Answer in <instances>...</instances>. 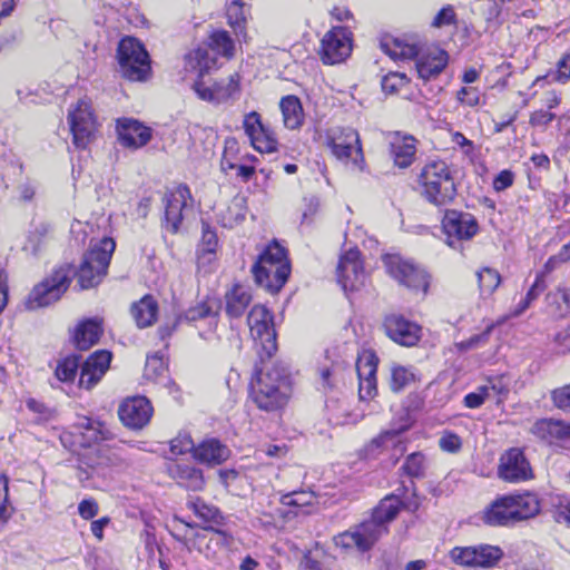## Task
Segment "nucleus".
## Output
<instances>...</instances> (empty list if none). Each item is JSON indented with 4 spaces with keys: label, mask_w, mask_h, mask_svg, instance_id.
<instances>
[{
    "label": "nucleus",
    "mask_w": 570,
    "mask_h": 570,
    "mask_svg": "<svg viewBox=\"0 0 570 570\" xmlns=\"http://www.w3.org/2000/svg\"><path fill=\"white\" fill-rule=\"evenodd\" d=\"M402 502L397 497L387 495L374 509L372 518L334 537V543L344 550H370L387 531L386 523L394 520Z\"/></svg>",
    "instance_id": "obj_1"
},
{
    "label": "nucleus",
    "mask_w": 570,
    "mask_h": 570,
    "mask_svg": "<svg viewBox=\"0 0 570 570\" xmlns=\"http://www.w3.org/2000/svg\"><path fill=\"white\" fill-rule=\"evenodd\" d=\"M541 503L537 494L523 492L503 495L492 502L485 512V521L491 525H513L539 514Z\"/></svg>",
    "instance_id": "obj_2"
},
{
    "label": "nucleus",
    "mask_w": 570,
    "mask_h": 570,
    "mask_svg": "<svg viewBox=\"0 0 570 570\" xmlns=\"http://www.w3.org/2000/svg\"><path fill=\"white\" fill-rule=\"evenodd\" d=\"M292 387L287 371L274 366L261 372L252 384V397L256 405L264 411H275L287 403Z\"/></svg>",
    "instance_id": "obj_3"
},
{
    "label": "nucleus",
    "mask_w": 570,
    "mask_h": 570,
    "mask_svg": "<svg viewBox=\"0 0 570 570\" xmlns=\"http://www.w3.org/2000/svg\"><path fill=\"white\" fill-rule=\"evenodd\" d=\"M255 282L271 293H277L286 283L291 267L286 250L277 242L269 244L252 268Z\"/></svg>",
    "instance_id": "obj_4"
},
{
    "label": "nucleus",
    "mask_w": 570,
    "mask_h": 570,
    "mask_svg": "<svg viewBox=\"0 0 570 570\" xmlns=\"http://www.w3.org/2000/svg\"><path fill=\"white\" fill-rule=\"evenodd\" d=\"M419 183L422 196L435 206L449 204L456 195L454 179L443 160L426 163L421 170Z\"/></svg>",
    "instance_id": "obj_5"
},
{
    "label": "nucleus",
    "mask_w": 570,
    "mask_h": 570,
    "mask_svg": "<svg viewBox=\"0 0 570 570\" xmlns=\"http://www.w3.org/2000/svg\"><path fill=\"white\" fill-rule=\"evenodd\" d=\"M115 247L114 239L109 237H104L90 244V248L77 272L81 289L95 287L101 282L107 274Z\"/></svg>",
    "instance_id": "obj_6"
},
{
    "label": "nucleus",
    "mask_w": 570,
    "mask_h": 570,
    "mask_svg": "<svg viewBox=\"0 0 570 570\" xmlns=\"http://www.w3.org/2000/svg\"><path fill=\"white\" fill-rule=\"evenodd\" d=\"M75 275L76 272L71 265L66 264L58 267L32 288L26 299V307L37 309L57 302L68 289Z\"/></svg>",
    "instance_id": "obj_7"
},
{
    "label": "nucleus",
    "mask_w": 570,
    "mask_h": 570,
    "mask_svg": "<svg viewBox=\"0 0 570 570\" xmlns=\"http://www.w3.org/2000/svg\"><path fill=\"white\" fill-rule=\"evenodd\" d=\"M117 58L122 76L129 80H145L150 71L148 52L135 38L127 37L120 40Z\"/></svg>",
    "instance_id": "obj_8"
},
{
    "label": "nucleus",
    "mask_w": 570,
    "mask_h": 570,
    "mask_svg": "<svg viewBox=\"0 0 570 570\" xmlns=\"http://www.w3.org/2000/svg\"><path fill=\"white\" fill-rule=\"evenodd\" d=\"M247 323L261 360L272 357L277 350V343L271 312L263 305H255L249 311Z\"/></svg>",
    "instance_id": "obj_9"
},
{
    "label": "nucleus",
    "mask_w": 570,
    "mask_h": 570,
    "mask_svg": "<svg viewBox=\"0 0 570 570\" xmlns=\"http://www.w3.org/2000/svg\"><path fill=\"white\" fill-rule=\"evenodd\" d=\"M67 120L72 135V142L79 149H85L92 141L97 130V118L88 98L79 99L71 105Z\"/></svg>",
    "instance_id": "obj_10"
},
{
    "label": "nucleus",
    "mask_w": 570,
    "mask_h": 570,
    "mask_svg": "<svg viewBox=\"0 0 570 570\" xmlns=\"http://www.w3.org/2000/svg\"><path fill=\"white\" fill-rule=\"evenodd\" d=\"M327 146L333 156L347 163L352 160L355 167L363 169L364 156L358 132L351 127H337L327 134Z\"/></svg>",
    "instance_id": "obj_11"
},
{
    "label": "nucleus",
    "mask_w": 570,
    "mask_h": 570,
    "mask_svg": "<svg viewBox=\"0 0 570 570\" xmlns=\"http://www.w3.org/2000/svg\"><path fill=\"white\" fill-rule=\"evenodd\" d=\"M197 97L213 105H225L234 102L240 95V76L237 72L206 85L198 80L193 85Z\"/></svg>",
    "instance_id": "obj_12"
},
{
    "label": "nucleus",
    "mask_w": 570,
    "mask_h": 570,
    "mask_svg": "<svg viewBox=\"0 0 570 570\" xmlns=\"http://www.w3.org/2000/svg\"><path fill=\"white\" fill-rule=\"evenodd\" d=\"M387 273L400 284L412 291L426 293L429 287V276L422 268L404 261L399 255H385L383 258Z\"/></svg>",
    "instance_id": "obj_13"
},
{
    "label": "nucleus",
    "mask_w": 570,
    "mask_h": 570,
    "mask_svg": "<svg viewBox=\"0 0 570 570\" xmlns=\"http://www.w3.org/2000/svg\"><path fill=\"white\" fill-rule=\"evenodd\" d=\"M352 52V32L345 27H333L321 40L320 57L325 65L345 61Z\"/></svg>",
    "instance_id": "obj_14"
},
{
    "label": "nucleus",
    "mask_w": 570,
    "mask_h": 570,
    "mask_svg": "<svg viewBox=\"0 0 570 570\" xmlns=\"http://www.w3.org/2000/svg\"><path fill=\"white\" fill-rule=\"evenodd\" d=\"M451 559L461 566L489 568L499 562L503 551L498 546L480 544L475 547H456L451 550Z\"/></svg>",
    "instance_id": "obj_15"
},
{
    "label": "nucleus",
    "mask_w": 570,
    "mask_h": 570,
    "mask_svg": "<svg viewBox=\"0 0 570 570\" xmlns=\"http://www.w3.org/2000/svg\"><path fill=\"white\" fill-rule=\"evenodd\" d=\"M442 228L446 235V243L455 247V243L471 239L479 229L476 219L470 213L446 210L442 219Z\"/></svg>",
    "instance_id": "obj_16"
},
{
    "label": "nucleus",
    "mask_w": 570,
    "mask_h": 570,
    "mask_svg": "<svg viewBox=\"0 0 570 570\" xmlns=\"http://www.w3.org/2000/svg\"><path fill=\"white\" fill-rule=\"evenodd\" d=\"M366 274L357 249H350L341 256L337 265V282L342 288L356 291L364 285Z\"/></svg>",
    "instance_id": "obj_17"
},
{
    "label": "nucleus",
    "mask_w": 570,
    "mask_h": 570,
    "mask_svg": "<svg viewBox=\"0 0 570 570\" xmlns=\"http://www.w3.org/2000/svg\"><path fill=\"white\" fill-rule=\"evenodd\" d=\"M498 475L507 482H521L532 478V469L523 452L512 448L501 455Z\"/></svg>",
    "instance_id": "obj_18"
},
{
    "label": "nucleus",
    "mask_w": 570,
    "mask_h": 570,
    "mask_svg": "<svg viewBox=\"0 0 570 570\" xmlns=\"http://www.w3.org/2000/svg\"><path fill=\"white\" fill-rule=\"evenodd\" d=\"M153 406L145 396H132L126 399L118 409L120 421L131 430H141L146 426L153 415Z\"/></svg>",
    "instance_id": "obj_19"
},
{
    "label": "nucleus",
    "mask_w": 570,
    "mask_h": 570,
    "mask_svg": "<svg viewBox=\"0 0 570 570\" xmlns=\"http://www.w3.org/2000/svg\"><path fill=\"white\" fill-rule=\"evenodd\" d=\"M383 326L386 335L400 345L414 346L421 338V326L402 315L391 314L386 316Z\"/></svg>",
    "instance_id": "obj_20"
},
{
    "label": "nucleus",
    "mask_w": 570,
    "mask_h": 570,
    "mask_svg": "<svg viewBox=\"0 0 570 570\" xmlns=\"http://www.w3.org/2000/svg\"><path fill=\"white\" fill-rule=\"evenodd\" d=\"M190 191L187 186H178L164 197L165 204V227L170 233L178 232L184 218V212L187 210Z\"/></svg>",
    "instance_id": "obj_21"
},
{
    "label": "nucleus",
    "mask_w": 570,
    "mask_h": 570,
    "mask_svg": "<svg viewBox=\"0 0 570 570\" xmlns=\"http://www.w3.org/2000/svg\"><path fill=\"white\" fill-rule=\"evenodd\" d=\"M243 128L252 146L259 153H273L276 150L277 140L263 125L261 116L250 111L244 116Z\"/></svg>",
    "instance_id": "obj_22"
},
{
    "label": "nucleus",
    "mask_w": 570,
    "mask_h": 570,
    "mask_svg": "<svg viewBox=\"0 0 570 570\" xmlns=\"http://www.w3.org/2000/svg\"><path fill=\"white\" fill-rule=\"evenodd\" d=\"M117 134L120 145L134 150L146 146L153 137L149 127L131 118L118 119Z\"/></svg>",
    "instance_id": "obj_23"
},
{
    "label": "nucleus",
    "mask_w": 570,
    "mask_h": 570,
    "mask_svg": "<svg viewBox=\"0 0 570 570\" xmlns=\"http://www.w3.org/2000/svg\"><path fill=\"white\" fill-rule=\"evenodd\" d=\"M111 362V353L106 350L96 351L82 364L79 386L90 390L106 374Z\"/></svg>",
    "instance_id": "obj_24"
},
{
    "label": "nucleus",
    "mask_w": 570,
    "mask_h": 570,
    "mask_svg": "<svg viewBox=\"0 0 570 570\" xmlns=\"http://www.w3.org/2000/svg\"><path fill=\"white\" fill-rule=\"evenodd\" d=\"M531 433L549 444L566 446L570 441V425L559 420H539L532 425Z\"/></svg>",
    "instance_id": "obj_25"
},
{
    "label": "nucleus",
    "mask_w": 570,
    "mask_h": 570,
    "mask_svg": "<svg viewBox=\"0 0 570 570\" xmlns=\"http://www.w3.org/2000/svg\"><path fill=\"white\" fill-rule=\"evenodd\" d=\"M416 139L410 135L394 132L390 137V155L399 168H407L415 160Z\"/></svg>",
    "instance_id": "obj_26"
},
{
    "label": "nucleus",
    "mask_w": 570,
    "mask_h": 570,
    "mask_svg": "<svg viewBox=\"0 0 570 570\" xmlns=\"http://www.w3.org/2000/svg\"><path fill=\"white\" fill-rule=\"evenodd\" d=\"M448 59L446 51L442 49H433L420 57L415 65L419 78L424 81L436 78L446 67Z\"/></svg>",
    "instance_id": "obj_27"
},
{
    "label": "nucleus",
    "mask_w": 570,
    "mask_h": 570,
    "mask_svg": "<svg viewBox=\"0 0 570 570\" xmlns=\"http://www.w3.org/2000/svg\"><path fill=\"white\" fill-rule=\"evenodd\" d=\"M229 450L216 439L205 440L194 449V458L204 464L216 465L226 461Z\"/></svg>",
    "instance_id": "obj_28"
},
{
    "label": "nucleus",
    "mask_w": 570,
    "mask_h": 570,
    "mask_svg": "<svg viewBox=\"0 0 570 570\" xmlns=\"http://www.w3.org/2000/svg\"><path fill=\"white\" fill-rule=\"evenodd\" d=\"M169 474L179 485L188 490L199 491L204 488L203 472L195 466L176 463L169 468Z\"/></svg>",
    "instance_id": "obj_29"
},
{
    "label": "nucleus",
    "mask_w": 570,
    "mask_h": 570,
    "mask_svg": "<svg viewBox=\"0 0 570 570\" xmlns=\"http://www.w3.org/2000/svg\"><path fill=\"white\" fill-rule=\"evenodd\" d=\"M252 301L248 289L242 285H234L225 295V311L232 318L240 317Z\"/></svg>",
    "instance_id": "obj_30"
},
{
    "label": "nucleus",
    "mask_w": 570,
    "mask_h": 570,
    "mask_svg": "<svg viewBox=\"0 0 570 570\" xmlns=\"http://www.w3.org/2000/svg\"><path fill=\"white\" fill-rule=\"evenodd\" d=\"M158 304L150 295H145L139 302L132 304L131 315L138 327L151 326L157 320Z\"/></svg>",
    "instance_id": "obj_31"
},
{
    "label": "nucleus",
    "mask_w": 570,
    "mask_h": 570,
    "mask_svg": "<svg viewBox=\"0 0 570 570\" xmlns=\"http://www.w3.org/2000/svg\"><path fill=\"white\" fill-rule=\"evenodd\" d=\"M102 333L101 323L98 320H87L78 325L75 332V344L79 350H88L99 341Z\"/></svg>",
    "instance_id": "obj_32"
},
{
    "label": "nucleus",
    "mask_w": 570,
    "mask_h": 570,
    "mask_svg": "<svg viewBox=\"0 0 570 570\" xmlns=\"http://www.w3.org/2000/svg\"><path fill=\"white\" fill-rule=\"evenodd\" d=\"M283 115L284 126L291 130L297 129L303 125L304 111L301 100L296 96L283 97L279 102Z\"/></svg>",
    "instance_id": "obj_33"
},
{
    "label": "nucleus",
    "mask_w": 570,
    "mask_h": 570,
    "mask_svg": "<svg viewBox=\"0 0 570 570\" xmlns=\"http://www.w3.org/2000/svg\"><path fill=\"white\" fill-rule=\"evenodd\" d=\"M81 456L85 463L92 469L114 466L118 463V458L105 445H97L94 448L90 445L86 448Z\"/></svg>",
    "instance_id": "obj_34"
},
{
    "label": "nucleus",
    "mask_w": 570,
    "mask_h": 570,
    "mask_svg": "<svg viewBox=\"0 0 570 570\" xmlns=\"http://www.w3.org/2000/svg\"><path fill=\"white\" fill-rule=\"evenodd\" d=\"M382 50L393 60H410L419 55V49L413 43L402 39L386 38L381 42Z\"/></svg>",
    "instance_id": "obj_35"
},
{
    "label": "nucleus",
    "mask_w": 570,
    "mask_h": 570,
    "mask_svg": "<svg viewBox=\"0 0 570 570\" xmlns=\"http://www.w3.org/2000/svg\"><path fill=\"white\" fill-rule=\"evenodd\" d=\"M219 309V304L214 298H206L199 302L197 305L188 308L183 314L177 316L176 324L186 321V322H196L198 320H203L210 316H217Z\"/></svg>",
    "instance_id": "obj_36"
},
{
    "label": "nucleus",
    "mask_w": 570,
    "mask_h": 570,
    "mask_svg": "<svg viewBox=\"0 0 570 570\" xmlns=\"http://www.w3.org/2000/svg\"><path fill=\"white\" fill-rule=\"evenodd\" d=\"M98 425L99 424L91 419L82 417L73 426L75 432L72 434L79 438L78 443L80 446L88 448L91 443H95L100 439Z\"/></svg>",
    "instance_id": "obj_37"
},
{
    "label": "nucleus",
    "mask_w": 570,
    "mask_h": 570,
    "mask_svg": "<svg viewBox=\"0 0 570 570\" xmlns=\"http://www.w3.org/2000/svg\"><path fill=\"white\" fill-rule=\"evenodd\" d=\"M209 47L218 55L230 59L235 55V43L226 30H215L209 36Z\"/></svg>",
    "instance_id": "obj_38"
},
{
    "label": "nucleus",
    "mask_w": 570,
    "mask_h": 570,
    "mask_svg": "<svg viewBox=\"0 0 570 570\" xmlns=\"http://www.w3.org/2000/svg\"><path fill=\"white\" fill-rule=\"evenodd\" d=\"M167 364L165 363L163 356L155 354L153 356L147 357L146 365H145V377L158 383L166 384L165 381H167ZM168 383L174 385L168 380Z\"/></svg>",
    "instance_id": "obj_39"
},
{
    "label": "nucleus",
    "mask_w": 570,
    "mask_h": 570,
    "mask_svg": "<svg viewBox=\"0 0 570 570\" xmlns=\"http://www.w3.org/2000/svg\"><path fill=\"white\" fill-rule=\"evenodd\" d=\"M246 207L244 197H235L228 205L225 214L222 215V223L225 227L233 228L245 219Z\"/></svg>",
    "instance_id": "obj_40"
},
{
    "label": "nucleus",
    "mask_w": 570,
    "mask_h": 570,
    "mask_svg": "<svg viewBox=\"0 0 570 570\" xmlns=\"http://www.w3.org/2000/svg\"><path fill=\"white\" fill-rule=\"evenodd\" d=\"M187 504L198 518L206 522H218L220 519L219 510L216 507L206 503L199 497L190 499Z\"/></svg>",
    "instance_id": "obj_41"
},
{
    "label": "nucleus",
    "mask_w": 570,
    "mask_h": 570,
    "mask_svg": "<svg viewBox=\"0 0 570 570\" xmlns=\"http://www.w3.org/2000/svg\"><path fill=\"white\" fill-rule=\"evenodd\" d=\"M476 275L481 295L483 296L491 295L501 283L500 274L493 268L484 267Z\"/></svg>",
    "instance_id": "obj_42"
},
{
    "label": "nucleus",
    "mask_w": 570,
    "mask_h": 570,
    "mask_svg": "<svg viewBox=\"0 0 570 570\" xmlns=\"http://www.w3.org/2000/svg\"><path fill=\"white\" fill-rule=\"evenodd\" d=\"M281 502L288 507L309 508L317 503V498L312 491H293L282 495Z\"/></svg>",
    "instance_id": "obj_43"
},
{
    "label": "nucleus",
    "mask_w": 570,
    "mask_h": 570,
    "mask_svg": "<svg viewBox=\"0 0 570 570\" xmlns=\"http://www.w3.org/2000/svg\"><path fill=\"white\" fill-rule=\"evenodd\" d=\"M415 380L412 367L393 365L391 367V389L395 392L401 391Z\"/></svg>",
    "instance_id": "obj_44"
},
{
    "label": "nucleus",
    "mask_w": 570,
    "mask_h": 570,
    "mask_svg": "<svg viewBox=\"0 0 570 570\" xmlns=\"http://www.w3.org/2000/svg\"><path fill=\"white\" fill-rule=\"evenodd\" d=\"M377 360L373 354L362 355L356 363L358 381H376Z\"/></svg>",
    "instance_id": "obj_45"
},
{
    "label": "nucleus",
    "mask_w": 570,
    "mask_h": 570,
    "mask_svg": "<svg viewBox=\"0 0 570 570\" xmlns=\"http://www.w3.org/2000/svg\"><path fill=\"white\" fill-rule=\"evenodd\" d=\"M410 82L407 76L403 72H390L383 77L381 85L386 94H400Z\"/></svg>",
    "instance_id": "obj_46"
},
{
    "label": "nucleus",
    "mask_w": 570,
    "mask_h": 570,
    "mask_svg": "<svg viewBox=\"0 0 570 570\" xmlns=\"http://www.w3.org/2000/svg\"><path fill=\"white\" fill-rule=\"evenodd\" d=\"M541 79H549L550 82L566 83L570 79V53L563 55L560 58L554 71L549 72L543 78H537L535 82H539Z\"/></svg>",
    "instance_id": "obj_47"
},
{
    "label": "nucleus",
    "mask_w": 570,
    "mask_h": 570,
    "mask_svg": "<svg viewBox=\"0 0 570 570\" xmlns=\"http://www.w3.org/2000/svg\"><path fill=\"white\" fill-rule=\"evenodd\" d=\"M217 244L218 239L216 233L212 230L208 225L204 224L200 245L203 254L199 261L207 258V261L210 262L216 252Z\"/></svg>",
    "instance_id": "obj_48"
},
{
    "label": "nucleus",
    "mask_w": 570,
    "mask_h": 570,
    "mask_svg": "<svg viewBox=\"0 0 570 570\" xmlns=\"http://www.w3.org/2000/svg\"><path fill=\"white\" fill-rule=\"evenodd\" d=\"M79 367V358L76 356L66 357L62 360L57 368L56 376L61 382H70L75 379Z\"/></svg>",
    "instance_id": "obj_49"
},
{
    "label": "nucleus",
    "mask_w": 570,
    "mask_h": 570,
    "mask_svg": "<svg viewBox=\"0 0 570 570\" xmlns=\"http://www.w3.org/2000/svg\"><path fill=\"white\" fill-rule=\"evenodd\" d=\"M404 471L411 476H423L425 471V456L420 452L410 454L403 465Z\"/></svg>",
    "instance_id": "obj_50"
},
{
    "label": "nucleus",
    "mask_w": 570,
    "mask_h": 570,
    "mask_svg": "<svg viewBox=\"0 0 570 570\" xmlns=\"http://www.w3.org/2000/svg\"><path fill=\"white\" fill-rule=\"evenodd\" d=\"M481 91L472 86H464L456 92L458 101L468 107L479 106L481 104Z\"/></svg>",
    "instance_id": "obj_51"
},
{
    "label": "nucleus",
    "mask_w": 570,
    "mask_h": 570,
    "mask_svg": "<svg viewBox=\"0 0 570 570\" xmlns=\"http://www.w3.org/2000/svg\"><path fill=\"white\" fill-rule=\"evenodd\" d=\"M549 304H558V311L560 315L566 314L570 309V291L569 289H557L547 295Z\"/></svg>",
    "instance_id": "obj_52"
},
{
    "label": "nucleus",
    "mask_w": 570,
    "mask_h": 570,
    "mask_svg": "<svg viewBox=\"0 0 570 570\" xmlns=\"http://www.w3.org/2000/svg\"><path fill=\"white\" fill-rule=\"evenodd\" d=\"M456 24V14L452 6L443 7L433 18L431 26L434 28H442L445 26Z\"/></svg>",
    "instance_id": "obj_53"
},
{
    "label": "nucleus",
    "mask_w": 570,
    "mask_h": 570,
    "mask_svg": "<svg viewBox=\"0 0 570 570\" xmlns=\"http://www.w3.org/2000/svg\"><path fill=\"white\" fill-rule=\"evenodd\" d=\"M493 330V325H490L481 334L471 336L469 340L462 341L458 344L461 351H469L485 344L489 341L490 333Z\"/></svg>",
    "instance_id": "obj_54"
},
{
    "label": "nucleus",
    "mask_w": 570,
    "mask_h": 570,
    "mask_svg": "<svg viewBox=\"0 0 570 570\" xmlns=\"http://www.w3.org/2000/svg\"><path fill=\"white\" fill-rule=\"evenodd\" d=\"M194 442L188 434H180L170 442V452L175 455L194 452Z\"/></svg>",
    "instance_id": "obj_55"
},
{
    "label": "nucleus",
    "mask_w": 570,
    "mask_h": 570,
    "mask_svg": "<svg viewBox=\"0 0 570 570\" xmlns=\"http://www.w3.org/2000/svg\"><path fill=\"white\" fill-rule=\"evenodd\" d=\"M551 397L558 409L570 412V384L554 390Z\"/></svg>",
    "instance_id": "obj_56"
},
{
    "label": "nucleus",
    "mask_w": 570,
    "mask_h": 570,
    "mask_svg": "<svg viewBox=\"0 0 570 570\" xmlns=\"http://www.w3.org/2000/svg\"><path fill=\"white\" fill-rule=\"evenodd\" d=\"M399 434V431H385L371 442L370 449L386 448L390 444L394 445L397 442Z\"/></svg>",
    "instance_id": "obj_57"
},
{
    "label": "nucleus",
    "mask_w": 570,
    "mask_h": 570,
    "mask_svg": "<svg viewBox=\"0 0 570 570\" xmlns=\"http://www.w3.org/2000/svg\"><path fill=\"white\" fill-rule=\"evenodd\" d=\"M439 445L443 451L454 453L460 450L461 439L454 433H445L441 436Z\"/></svg>",
    "instance_id": "obj_58"
},
{
    "label": "nucleus",
    "mask_w": 570,
    "mask_h": 570,
    "mask_svg": "<svg viewBox=\"0 0 570 570\" xmlns=\"http://www.w3.org/2000/svg\"><path fill=\"white\" fill-rule=\"evenodd\" d=\"M514 175L511 170L500 171L493 179V188L497 191H502L512 186Z\"/></svg>",
    "instance_id": "obj_59"
},
{
    "label": "nucleus",
    "mask_w": 570,
    "mask_h": 570,
    "mask_svg": "<svg viewBox=\"0 0 570 570\" xmlns=\"http://www.w3.org/2000/svg\"><path fill=\"white\" fill-rule=\"evenodd\" d=\"M98 504L94 499H85L78 505V512L81 518L89 520L97 515Z\"/></svg>",
    "instance_id": "obj_60"
},
{
    "label": "nucleus",
    "mask_w": 570,
    "mask_h": 570,
    "mask_svg": "<svg viewBox=\"0 0 570 570\" xmlns=\"http://www.w3.org/2000/svg\"><path fill=\"white\" fill-rule=\"evenodd\" d=\"M569 259H570V242L564 244L557 255L551 256L548 259V262L546 263V268L548 271H552L553 268H556V266L559 263H564V262H567Z\"/></svg>",
    "instance_id": "obj_61"
},
{
    "label": "nucleus",
    "mask_w": 570,
    "mask_h": 570,
    "mask_svg": "<svg viewBox=\"0 0 570 570\" xmlns=\"http://www.w3.org/2000/svg\"><path fill=\"white\" fill-rule=\"evenodd\" d=\"M26 404H27V407L31 412H33V413L39 415L38 416V421L39 422L40 421H47V420L50 419L51 412H50V410L43 403H41V402H39V401L35 400V399H29Z\"/></svg>",
    "instance_id": "obj_62"
},
{
    "label": "nucleus",
    "mask_w": 570,
    "mask_h": 570,
    "mask_svg": "<svg viewBox=\"0 0 570 570\" xmlns=\"http://www.w3.org/2000/svg\"><path fill=\"white\" fill-rule=\"evenodd\" d=\"M546 289L544 275L539 274L533 283V285L528 291L524 299L530 304L538 298V296Z\"/></svg>",
    "instance_id": "obj_63"
},
{
    "label": "nucleus",
    "mask_w": 570,
    "mask_h": 570,
    "mask_svg": "<svg viewBox=\"0 0 570 570\" xmlns=\"http://www.w3.org/2000/svg\"><path fill=\"white\" fill-rule=\"evenodd\" d=\"M488 384L492 395L505 397L509 393V386L503 377H491L488 380Z\"/></svg>",
    "instance_id": "obj_64"
}]
</instances>
